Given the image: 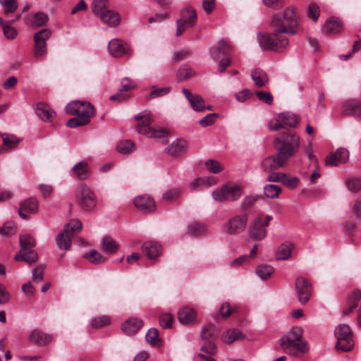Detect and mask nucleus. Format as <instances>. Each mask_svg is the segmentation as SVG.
Here are the masks:
<instances>
[{"instance_id":"nucleus-1","label":"nucleus","mask_w":361,"mask_h":361,"mask_svg":"<svg viewBox=\"0 0 361 361\" xmlns=\"http://www.w3.org/2000/svg\"><path fill=\"white\" fill-rule=\"evenodd\" d=\"M66 111L70 115L76 116L69 119L66 126L69 128H77L85 126L94 116V107L90 102L74 101L66 106Z\"/></svg>"},{"instance_id":"nucleus-2","label":"nucleus","mask_w":361,"mask_h":361,"mask_svg":"<svg viewBox=\"0 0 361 361\" xmlns=\"http://www.w3.org/2000/svg\"><path fill=\"white\" fill-rule=\"evenodd\" d=\"M281 346L288 355L301 357L309 351L307 342L302 338L300 329H292L281 338Z\"/></svg>"},{"instance_id":"nucleus-3","label":"nucleus","mask_w":361,"mask_h":361,"mask_svg":"<svg viewBox=\"0 0 361 361\" xmlns=\"http://www.w3.org/2000/svg\"><path fill=\"white\" fill-rule=\"evenodd\" d=\"M276 152L287 161L295 156L300 147V137L289 130L280 133L274 140Z\"/></svg>"},{"instance_id":"nucleus-4","label":"nucleus","mask_w":361,"mask_h":361,"mask_svg":"<svg viewBox=\"0 0 361 361\" xmlns=\"http://www.w3.org/2000/svg\"><path fill=\"white\" fill-rule=\"evenodd\" d=\"M257 39L262 49L276 52L283 51L289 44L288 39L277 32L258 34Z\"/></svg>"},{"instance_id":"nucleus-5","label":"nucleus","mask_w":361,"mask_h":361,"mask_svg":"<svg viewBox=\"0 0 361 361\" xmlns=\"http://www.w3.org/2000/svg\"><path fill=\"white\" fill-rule=\"evenodd\" d=\"M135 120L143 119L136 126V130L139 133L143 134L148 137L164 138L169 135V132L164 128H152L149 126L152 121L151 113L147 110L140 112L135 116Z\"/></svg>"},{"instance_id":"nucleus-6","label":"nucleus","mask_w":361,"mask_h":361,"mask_svg":"<svg viewBox=\"0 0 361 361\" xmlns=\"http://www.w3.org/2000/svg\"><path fill=\"white\" fill-rule=\"evenodd\" d=\"M243 195V188L233 182H228L221 188L214 190L212 196L219 202H235Z\"/></svg>"},{"instance_id":"nucleus-7","label":"nucleus","mask_w":361,"mask_h":361,"mask_svg":"<svg viewBox=\"0 0 361 361\" xmlns=\"http://www.w3.org/2000/svg\"><path fill=\"white\" fill-rule=\"evenodd\" d=\"M20 250L14 257L16 261H23L31 264L37 260L38 255L33 250L35 246V241L30 235L25 234L20 235Z\"/></svg>"},{"instance_id":"nucleus-8","label":"nucleus","mask_w":361,"mask_h":361,"mask_svg":"<svg viewBox=\"0 0 361 361\" xmlns=\"http://www.w3.org/2000/svg\"><path fill=\"white\" fill-rule=\"evenodd\" d=\"M82 228V224L80 220L75 219L66 224L62 233L56 238V245L59 248L70 250L71 247V238L75 232L80 231Z\"/></svg>"},{"instance_id":"nucleus-9","label":"nucleus","mask_w":361,"mask_h":361,"mask_svg":"<svg viewBox=\"0 0 361 361\" xmlns=\"http://www.w3.org/2000/svg\"><path fill=\"white\" fill-rule=\"evenodd\" d=\"M337 339L336 348L338 350L346 352L350 350L353 345V332L348 324H339L334 330Z\"/></svg>"},{"instance_id":"nucleus-10","label":"nucleus","mask_w":361,"mask_h":361,"mask_svg":"<svg viewBox=\"0 0 361 361\" xmlns=\"http://www.w3.org/2000/svg\"><path fill=\"white\" fill-rule=\"evenodd\" d=\"M78 204L86 212L94 209L97 205V197L91 188L80 184L75 194Z\"/></svg>"},{"instance_id":"nucleus-11","label":"nucleus","mask_w":361,"mask_h":361,"mask_svg":"<svg viewBox=\"0 0 361 361\" xmlns=\"http://www.w3.org/2000/svg\"><path fill=\"white\" fill-rule=\"evenodd\" d=\"M271 219L272 216L270 215H266L264 219L262 214L257 216L250 226L248 231L250 238L255 240H263L267 235L266 227Z\"/></svg>"},{"instance_id":"nucleus-12","label":"nucleus","mask_w":361,"mask_h":361,"mask_svg":"<svg viewBox=\"0 0 361 361\" xmlns=\"http://www.w3.org/2000/svg\"><path fill=\"white\" fill-rule=\"evenodd\" d=\"M247 218V214H237L232 216L223 225V232L230 235L240 233L246 227Z\"/></svg>"},{"instance_id":"nucleus-13","label":"nucleus","mask_w":361,"mask_h":361,"mask_svg":"<svg viewBox=\"0 0 361 361\" xmlns=\"http://www.w3.org/2000/svg\"><path fill=\"white\" fill-rule=\"evenodd\" d=\"M295 287L299 302L302 305L306 304L312 295V284L305 278L298 276L295 281Z\"/></svg>"},{"instance_id":"nucleus-14","label":"nucleus","mask_w":361,"mask_h":361,"mask_svg":"<svg viewBox=\"0 0 361 361\" xmlns=\"http://www.w3.org/2000/svg\"><path fill=\"white\" fill-rule=\"evenodd\" d=\"M288 161L276 152L264 159L261 162V166L264 172L270 173L279 168L285 167Z\"/></svg>"},{"instance_id":"nucleus-15","label":"nucleus","mask_w":361,"mask_h":361,"mask_svg":"<svg viewBox=\"0 0 361 361\" xmlns=\"http://www.w3.org/2000/svg\"><path fill=\"white\" fill-rule=\"evenodd\" d=\"M51 32L47 29H42L35 33V55L37 57L44 56L47 53L46 41L49 38Z\"/></svg>"},{"instance_id":"nucleus-16","label":"nucleus","mask_w":361,"mask_h":361,"mask_svg":"<svg viewBox=\"0 0 361 361\" xmlns=\"http://www.w3.org/2000/svg\"><path fill=\"white\" fill-rule=\"evenodd\" d=\"M135 207L143 214H148L155 210L154 200L147 195L137 196L134 200Z\"/></svg>"},{"instance_id":"nucleus-17","label":"nucleus","mask_w":361,"mask_h":361,"mask_svg":"<svg viewBox=\"0 0 361 361\" xmlns=\"http://www.w3.org/2000/svg\"><path fill=\"white\" fill-rule=\"evenodd\" d=\"M271 25L274 30V32L280 34L288 33L292 35L296 33L294 28H290L288 25L286 26L285 19L280 14L273 16Z\"/></svg>"},{"instance_id":"nucleus-18","label":"nucleus","mask_w":361,"mask_h":361,"mask_svg":"<svg viewBox=\"0 0 361 361\" xmlns=\"http://www.w3.org/2000/svg\"><path fill=\"white\" fill-rule=\"evenodd\" d=\"M38 211V201L30 197L22 202L18 209V214L23 219H27V214H34Z\"/></svg>"},{"instance_id":"nucleus-19","label":"nucleus","mask_w":361,"mask_h":361,"mask_svg":"<svg viewBox=\"0 0 361 361\" xmlns=\"http://www.w3.org/2000/svg\"><path fill=\"white\" fill-rule=\"evenodd\" d=\"M108 49L111 55L115 57H121L129 53L128 44L118 39H114L109 42Z\"/></svg>"},{"instance_id":"nucleus-20","label":"nucleus","mask_w":361,"mask_h":361,"mask_svg":"<svg viewBox=\"0 0 361 361\" xmlns=\"http://www.w3.org/2000/svg\"><path fill=\"white\" fill-rule=\"evenodd\" d=\"M183 92L191 107L195 111H204L206 110L204 99L198 94H192L190 90L183 88Z\"/></svg>"},{"instance_id":"nucleus-21","label":"nucleus","mask_w":361,"mask_h":361,"mask_svg":"<svg viewBox=\"0 0 361 361\" xmlns=\"http://www.w3.org/2000/svg\"><path fill=\"white\" fill-rule=\"evenodd\" d=\"M349 159V152L343 147L337 149L336 153L326 157L325 162L327 166H337L338 162L344 163Z\"/></svg>"},{"instance_id":"nucleus-22","label":"nucleus","mask_w":361,"mask_h":361,"mask_svg":"<svg viewBox=\"0 0 361 361\" xmlns=\"http://www.w3.org/2000/svg\"><path fill=\"white\" fill-rule=\"evenodd\" d=\"M35 111L37 116L45 122H51L56 116L55 112L50 106L42 102L36 104Z\"/></svg>"},{"instance_id":"nucleus-23","label":"nucleus","mask_w":361,"mask_h":361,"mask_svg":"<svg viewBox=\"0 0 361 361\" xmlns=\"http://www.w3.org/2000/svg\"><path fill=\"white\" fill-rule=\"evenodd\" d=\"M186 149V141L183 139H176L166 147L164 152L170 156L178 157L181 153H183Z\"/></svg>"},{"instance_id":"nucleus-24","label":"nucleus","mask_w":361,"mask_h":361,"mask_svg":"<svg viewBox=\"0 0 361 361\" xmlns=\"http://www.w3.org/2000/svg\"><path fill=\"white\" fill-rule=\"evenodd\" d=\"M143 324L142 321L138 318H130L124 322L121 329L126 335H133L137 333Z\"/></svg>"},{"instance_id":"nucleus-25","label":"nucleus","mask_w":361,"mask_h":361,"mask_svg":"<svg viewBox=\"0 0 361 361\" xmlns=\"http://www.w3.org/2000/svg\"><path fill=\"white\" fill-rule=\"evenodd\" d=\"M343 114L355 117L361 116V102L355 99H350L343 105Z\"/></svg>"},{"instance_id":"nucleus-26","label":"nucleus","mask_w":361,"mask_h":361,"mask_svg":"<svg viewBox=\"0 0 361 361\" xmlns=\"http://www.w3.org/2000/svg\"><path fill=\"white\" fill-rule=\"evenodd\" d=\"M29 341L35 345L41 346L50 343L51 341V336L38 329H35L30 332Z\"/></svg>"},{"instance_id":"nucleus-27","label":"nucleus","mask_w":361,"mask_h":361,"mask_svg":"<svg viewBox=\"0 0 361 361\" xmlns=\"http://www.w3.org/2000/svg\"><path fill=\"white\" fill-rule=\"evenodd\" d=\"M361 299V292L358 290L353 291L348 298L347 307L343 311V315L347 316L358 305Z\"/></svg>"},{"instance_id":"nucleus-28","label":"nucleus","mask_w":361,"mask_h":361,"mask_svg":"<svg viewBox=\"0 0 361 361\" xmlns=\"http://www.w3.org/2000/svg\"><path fill=\"white\" fill-rule=\"evenodd\" d=\"M178 319L183 324H192L195 321L196 313L192 308L183 307L178 311Z\"/></svg>"},{"instance_id":"nucleus-29","label":"nucleus","mask_w":361,"mask_h":361,"mask_svg":"<svg viewBox=\"0 0 361 361\" xmlns=\"http://www.w3.org/2000/svg\"><path fill=\"white\" fill-rule=\"evenodd\" d=\"M161 250V245L152 241L145 242L142 245V251L149 259H154L158 257Z\"/></svg>"},{"instance_id":"nucleus-30","label":"nucleus","mask_w":361,"mask_h":361,"mask_svg":"<svg viewBox=\"0 0 361 361\" xmlns=\"http://www.w3.org/2000/svg\"><path fill=\"white\" fill-rule=\"evenodd\" d=\"M342 30L341 20L336 18H330L322 27V31L329 35L338 33Z\"/></svg>"},{"instance_id":"nucleus-31","label":"nucleus","mask_w":361,"mask_h":361,"mask_svg":"<svg viewBox=\"0 0 361 361\" xmlns=\"http://www.w3.org/2000/svg\"><path fill=\"white\" fill-rule=\"evenodd\" d=\"M98 17L104 23L110 27H116L120 23L119 15L110 9Z\"/></svg>"},{"instance_id":"nucleus-32","label":"nucleus","mask_w":361,"mask_h":361,"mask_svg":"<svg viewBox=\"0 0 361 361\" xmlns=\"http://www.w3.org/2000/svg\"><path fill=\"white\" fill-rule=\"evenodd\" d=\"M73 175L79 180H85L90 175V169L86 161H80L76 164L72 169Z\"/></svg>"},{"instance_id":"nucleus-33","label":"nucleus","mask_w":361,"mask_h":361,"mask_svg":"<svg viewBox=\"0 0 361 361\" xmlns=\"http://www.w3.org/2000/svg\"><path fill=\"white\" fill-rule=\"evenodd\" d=\"M232 49L231 46L224 40H221L216 47L211 48L210 52L212 57L216 59L220 54H227Z\"/></svg>"},{"instance_id":"nucleus-34","label":"nucleus","mask_w":361,"mask_h":361,"mask_svg":"<svg viewBox=\"0 0 361 361\" xmlns=\"http://www.w3.org/2000/svg\"><path fill=\"white\" fill-rule=\"evenodd\" d=\"M251 78L257 87H263L269 81L267 74L261 69L253 70L251 72Z\"/></svg>"},{"instance_id":"nucleus-35","label":"nucleus","mask_w":361,"mask_h":361,"mask_svg":"<svg viewBox=\"0 0 361 361\" xmlns=\"http://www.w3.org/2000/svg\"><path fill=\"white\" fill-rule=\"evenodd\" d=\"M279 118L282 120L284 128H295L298 125L300 119L298 115L290 112L279 114Z\"/></svg>"},{"instance_id":"nucleus-36","label":"nucleus","mask_w":361,"mask_h":361,"mask_svg":"<svg viewBox=\"0 0 361 361\" xmlns=\"http://www.w3.org/2000/svg\"><path fill=\"white\" fill-rule=\"evenodd\" d=\"M188 25H195L197 22V13L195 10L188 6L181 11V18Z\"/></svg>"},{"instance_id":"nucleus-37","label":"nucleus","mask_w":361,"mask_h":361,"mask_svg":"<svg viewBox=\"0 0 361 361\" xmlns=\"http://www.w3.org/2000/svg\"><path fill=\"white\" fill-rule=\"evenodd\" d=\"M91 9L96 16H99L109 9L108 0H92Z\"/></svg>"},{"instance_id":"nucleus-38","label":"nucleus","mask_w":361,"mask_h":361,"mask_svg":"<svg viewBox=\"0 0 361 361\" xmlns=\"http://www.w3.org/2000/svg\"><path fill=\"white\" fill-rule=\"evenodd\" d=\"M292 244L286 242L281 244L276 252V257L278 260H286L290 257Z\"/></svg>"},{"instance_id":"nucleus-39","label":"nucleus","mask_w":361,"mask_h":361,"mask_svg":"<svg viewBox=\"0 0 361 361\" xmlns=\"http://www.w3.org/2000/svg\"><path fill=\"white\" fill-rule=\"evenodd\" d=\"M101 247L104 252L109 253L116 252L118 248L116 241L109 235H106L102 238Z\"/></svg>"},{"instance_id":"nucleus-40","label":"nucleus","mask_w":361,"mask_h":361,"mask_svg":"<svg viewBox=\"0 0 361 361\" xmlns=\"http://www.w3.org/2000/svg\"><path fill=\"white\" fill-rule=\"evenodd\" d=\"M282 17L286 22V26L294 28L297 23V16L293 8H287L284 10Z\"/></svg>"},{"instance_id":"nucleus-41","label":"nucleus","mask_w":361,"mask_h":361,"mask_svg":"<svg viewBox=\"0 0 361 361\" xmlns=\"http://www.w3.org/2000/svg\"><path fill=\"white\" fill-rule=\"evenodd\" d=\"M243 337L241 332L238 329H230L222 335V341L225 343L230 344Z\"/></svg>"},{"instance_id":"nucleus-42","label":"nucleus","mask_w":361,"mask_h":361,"mask_svg":"<svg viewBox=\"0 0 361 361\" xmlns=\"http://www.w3.org/2000/svg\"><path fill=\"white\" fill-rule=\"evenodd\" d=\"M116 149L121 154H127L135 149V145L130 140H122L117 145Z\"/></svg>"},{"instance_id":"nucleus-43","label":"nucleus","mask_w":361,"mask_h":361,"mask_svg":"<svg viewBox=\"0 0 361 361\" xmlns=\"http://www.w3.org/2000/svg\"><path fill=\"white\" fill-rule=\"evenodd\" d=\"M48 20V16L43 12L36 13L30 20L29 24L33 27L43 26Z\"/></svg>"},{"instance_id":"nucleus-44","label":"nucleus","mask_w":361,"mask_h":361,"mask_svg":"<svg viewBox=\"0 0 361 361\" xmlns=\"http://www.w3.org/2000/svg\"><path fill=\"white\" fill-rule=\"evenodd\" d=\"M274 270L269 265H259L256 267L255 273L262 279H267L273 274Z\"/></svg>"},{"instance_id":"nucleus-45","label":"nucleus","mask_w":361,"mask_h":361,"mask_svg":"<svg viewBox=\"0 0 361 361\" xmlns=\"http://www.w3.org/2000/svg\"><path fill=\"white\" fill-rule=\"evenodd\" d=\"M206 231V226L197 222H194L188 226V233L192 236H197Z\"/></svg>"},{"instance_id":"nucleus-46","label":"nucleus","mask_w":361,"mask_h":361,"mask_svg":"<svg viewBox=\"0 0 361 361\" xmlns=\"http://www.w3.org/2000/svg\"><path fill=\"white\" fill-rule=\"evenodd\" d=\"M0 4L4 7L6 16L13 13L18 8L17 0H0Z\"/></svg>"},{"instance_id":"nucleus-47","label":"nucleus","mask_w":361,"mask_h":361,"mask_svg":"<svg viewBox=\"0 0 361 361\" xmlns=\"http://www.w3.org/2000/svg\"><path fill=\"white\" fill-rule=\"evenodd\" d=\"M195 73V71L191 67L185 64L178 69L177 78L179 80H184L192 77Z\"/></svg>"},{"instance_id":"nucleus-48","label":"nucleus","mask_w":361,"mask_h":361,"mask_svg":"<svg viewBox=\"0 0 361 361\" xmlns=\"http://www.w3.org/2000/svg\"><path fill=\"white\" fill-rule=\"evenodd\" d=\"M281 192V188L280 186L274 185V184H269L267 185H265L264 188V195L271 199H275L279 197V193Z\"/></svg>"},{"instance_id":"nucleus-49","label":"nucleus","mask_w":361,"mask_h":361,"mask_svg":"<svg viewBox=\"0 0 361 361\" xmlns=\"http://www.w3.org/2000/svg\"><path fill=\"white\" fill-rule=\"evenodd\" d=\"M259 198V196L258 195H247L244 197L240 202L241 209L246 211L252 208Z\"/></svg>"},{"instance_id":"nucleus-50","label":"nucleus","mask_w":361,"mask_h":361,"mask_svg":"<svg viewBox=\"0 0 361 361\" xmlns=\"http://www.w3.org/2000/svg\"><path fill=\"white\" fill-rule=\"evenodd\" d=\"M207 169L212 173H218L224 169V166L219 161L214 159H209L205 162Z\"/></svg>"},{"instance_id":"nucleus-51","label":"nucleus","mask_w":361,"mask_h":361,"mask_svg":"<svg viewBox=\"0 0 361 361\" xmlns=\"http://www.w3.org/2000/svg\"><path fill=\"white\" fill-rule=\"evenodd\" d=\"M86 258L93 264H101L104 262H105L106 258L103 255H102L100 253L98 252V251L95 249H92L90 251V253L87 256H86Z\"/></svg>"},{"instance_id":"nucleus-52","label":"nucleus","mask_w":361,"mask_h":361,"mask_svg":"<svg viewBox=\"0 0 361 361\" xmlns=\"http://www.w3.org/2000/svg\"><path fill=\"white\" fill-rule=\"evenodd\" d=\"M110 318L107 316H102L92 319L91 321V326L94 329L102 328L110 324Z\"/></svg>"},{"instance_id":"nucleus-53","label":"nucleus","mask_w":361,"mask_h":361,"mask_svg":"<svg viewBox=\"0 0 361 361\" xmlns=\"http://www.w3.org/2000/svg\"><path fill=\"white\" fill-rule=\"evenodd\" d=\"M16 228L13 222H6L2 227L0 228V234L9 237L15 233Z\"/></svg>"},{"instance_id":"nucleus-54","label":"nucleus","mask_w":361,"mask_h":361,"mask_svg":"<svg viewBox=\"0 0 361 361\" xmlns=\"http://www.w3.org/2000/svg\"><path fill=\"white\" fill-rule=\"evenodd\" d=\"M173 319L171 314L164 313L159 317V323L164 329H169L172 326Z\"/></svg>"},{"instance_id":"nucleus-55","label":"nucleus","mask_w":361,"mask_h":361,"mask_svg":"<svg viewBox=\"0 0 361 361\" xmlns=\"http://www.w3.org/2000/svg\"><path fill=\"white\" fill-rule=\"evenodd\" d=\"M281 183L288 188L294 189L298 186L299 179L295 176H288L286 174H284Z\"/></svg>"},{"instance_id":"nucleus-56","label":"nucleus","mask_w":361,"mask_h":361,"mask_svg":"<svg viewBox=\"0 0 361 361\" xmlns=\"http://www.w3.org/2000/svg\"><path fill=\"white\" fill-rule=\"evenodd\" d=\"M170 90H171V88L169 87H161V88H157L156 87H152V90L149 95V98L154 99V98L164 96L169 92Z\"/></svg>"},{"instance_id":"nucleus-57","label":"nucleus","mask_w":361,"mask_h":361,"mask_svg":"<svg viewBox=\"0 0 361 361\" xmlns=\"http://www.w3.org/2000/svg\"><path fill=\"white\" fill-rule=\"evenodd\" d=\"M346 186L350 191L357 192L361 189V179H348L346 180Z\"/></svg>"},{"instance_id":"nucleus-58","label":"nucleus","mask_w":361,"mask_h":361,"mask_svg":"<svg viewBox=\"0 0 361 361\" xmlns=\"http://www.w3.org/2000/svg\"><path fill=\"white\" fill-rule=\"evenodd\" d=\"M218 118V114L216 113L209 114L202 119L199 123L202 127H207L212 125Z\"/></svg>"},{"instance_id":"nucleus-59","label":"nucleus","mask_w":361,"mask_h":361,"mask_svg":"<svg viewBox=\"0 0 361 361\" xmlns=\"http://www.w3.org/2000/svg\"><path fill=\"white\" fill-rule=\"evenodd\" d=\"M146 341L151 343L152 345H155L158 343L159 339V333L157 329H150L147 334H146Z\"/></svg>"},{"instance_id":"nucleus-60","label":"nucleus","mask_w":361,"mask_h":361,"mask_svg":"<svg viewBox=\"0 0 361 361\" xmlns=\"http://www.w3.org/2000/svg\"><path fill=\"white\" fill-rule=\"evenodd\" d=\"M320 13L319 7L314 3H311L307 9V14L313 21H316Z\"/></svg>"},{"instance_id":"nucleus-61","label":"nucleus","mask_w":361,"mask_h":361,"mask_svg":"<svg viewBox=\"0 0 361 361\" xmlns=\"http://www.w3.org/2000/svg\"><path fill=\"white\" fill-rule=\"evenodd\" d=\"M215 327L212 324H207L201 331V337L203 339H209L214 336Z\"/></svg>"},{"instance_id":"nucleus-62","label":"nucleus","mask_w":361,"mask_h":361,"mask_svg":"<svg viewBox=\"0 0 361 361\" xmlns=\"http://www.w3.org/2000/svg\"><path fill=\"white\" fill-rule=\"evenodd\" d=\"M20 142V139H18L13 135H6L3 137V143L4 145L11 148L14 147Z\"/></svg>"},{"instance_id":"nucleus-63","label":"nucleus","mask_w":361,"mask_h":361,"mask_svg":"<svg viewBox=\"0 0 361 361\" xmlns=\"http://www.w3.org/2000/svg\"><path fill=\"white\" fill-rule=\"evenodd\" d=\"M180 195V190L179 189H170L163 194L162 199L165 201L170 202L174 200L176 197L179 196Z\"/></svg>"},{"instance_id":"nucleus-64","label":"nucleus","mask_w":361,"mask_h":361,"mask_svg":"<svg viewBox=\"0 0 361 361\" xmlns=\"http://www.w3.org/2000/svg\"><path fill=\"white\" fill-rule=\"evenodd\" d=\"M256 95L259 100L267 104H271L273 102V97L270 92L264 91H258Z\"/></svg>"}]
</instances>
